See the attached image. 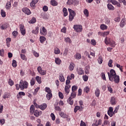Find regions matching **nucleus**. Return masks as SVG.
Wrapping results in <instances>:
<instances>
[{
    "instance_id": "nucleus-19",
    "label": "nucleus",
    "mask_w": 126,
    "mask_h": 126,
    "mask_svg": "<svg viewBox=\"0 0 126 126\" xmlns=\"http://www.w3.org/2000/svg\"><path fill=\"white\" fill-rule=\"evenodd\" d=\"M90 70V67L89 66H86L85 67V72L86 74H89Z\"/></svg>"
},
{
    "instance_id": "nucleus-35",
    "label": "nucleus",
    "mask_w": 126,
    "mask_h": 126,
    "mask_svg": "<svg viewBox=\"0 0 126 126\" xmlns=\"http://www.w3.org/2000/svg\"><path fill=\"white\" fill-rule=\"evenodd\" d=\"M32 34H38V33H39V28L36 27L35 28V30H32Z\"/></svg>"
},
{
    "instance_id": "nucleus-22",
    "label": "nucleus",
    "mask_w": 126,
    "mask_h": 126,
    "mask_svg": "<svg viewBox=\"0 0 126 126\" xmlns=\"http://www.w3.org/2000/svg\"><path fill=\"white\" fill-rule=\"evenodd\" d=\"M107 7L109 10H114L115 9V7H114L113 5L111 3L107 4Z\"/></svg>"
},
{
    "instance_id": "nucleus-11",
    "label": "nucleus",
    "mask_w": 126,
    "mask_h": 126,
    "mask_svg": "<svg viewBox=\"0 0 126 126\" xmlns=\"http://www.w3.org/2000/svg\"><path fill=\"white\" fill-rule=\"evenodd\" d=\"M47 108V104L46 103H43L42 104H41L39 106V109L41 110V111H44V110H45V109Z\"/></svg>"
},
{
    "instance_id": "nucleus-15",
    "label": "nucleus",
    "mask_w": 126,
    "mask_h": 126,
    "mask_svg": "<svg viewBox=\"0 0 126 126\" xmlns=\"http://www.w3.org/2000/svg\"><path fill=\"white\" fill-rule=\"evenodd\" d=\"M110 103L111 105H116L117 101H116V97H112L110 100Z\"/></svg>"
},
{
    "instance_id": "nucleus-12",
    "label": "nucleus",
    "mask_w": 126,
    "mask_h": 126,
    "mask_svg": "<svg viewBox=\"0 0 126 126\" xmlns=\"http://www.w3.org/2000/svg\"><path fill=\"white\" fill-rule=\"evenodd\" d=\"M71 87V86H65L64 88V92H65V94H69V89Z\"/></svg>"
},
{
    "instance_id": "nucleus-44",
    "label": "nucleus",
    "mask_w": 126,
    "mask_h": 126,
    "mask_svg": "<svg viewBox=\"0 0 126 126\" xmlns=\"http://www.w3.org/2000/svg\"><path fill=\"white\" fill-rule=\"evenodd\" d=\"M105 20V24H107V25H110V24H111V21L110 20V19L106 18Z\"/></svg>"
},
{
    "instance_id": "nucleus-32",
    "label": "nucleus",
    "mask_w": 126,
    "mask_h": 126,
    "mask_svg": "<svg viewBox=\"0 0 126 126\" xmlns=\"http://www.w3.org/2000/svg\"><path fill=\"white\" fill-rule=\"evenodd\" d=\"M51 4L53 6H56L58 4V2L56 0H51Z\"/></svg>"
},
{
    "instance_id": "nucleus-46",
    "label": "nucleus",
    "mask_w": 126,
    "mask_h": 126,
    "mask_svg": "<svg viewBox=\"0 0 126 126\" xmlns=\"http://www.w3.org/2000/svg\"><path fill=\"white\" fill-rule=\"evenodd\" d=\"M45 92H47L48 94H52V91L51 90V89L49 87H46L45 88Z\"/></svg>"
},
{
    "instance_id": "nucleus-7",
    "label": "nucleus",
    "mask_w": 126,
    "mask_h": 126,
    "mask_svg": "<svg viewBox=\"0 0 126 126\" xmlns=\"http://www.w3.org/2000/svg\"><path fill=\"white\" fill-rule=\"evenodd\" d=\"M37 71L39 74H41V75H45L47 73V71L46 70H43L41 66H38L37 67Z\"/></svg>"
},
{
    "instance_id": "nucleus-59",
    "label": "nucleus",
    "mask_w": 126,
    "mask_h": 126,
    "mask_svg": "<svg viewBox=\"0 0 126 126\" xmlns=\"http://www.w3.org/2000/svg\"><path fill=\"white\" fill-rule=\"evenodd\" d=\"M79 109H80V107L79 106H76L74 109V113H76V112H77Z\"/></svg>"
},
{
    "instance_id": "nucleus-25",
    "label": "nucleus",
    "mask_w": 126,
    "mask_h": 126,
    "mask_svg": "<svg viewBox=\"0 0 126 126\" xmlns=\"http://www.w3.org/2000/svg\"><path fill=\"white\" fill-rule=\"evenodd\" d=\"M35 80L39 84H41L42 83V81L41 80V77L40 76H36L35 77Z\"/></svg>"
},
{
    "instance_id": "nucleus-14",
    "label": "nucleus",
    "mask_w": 126,
    "mask_h": 126,
    "mask_svg": "<svg viewBox=\"0 0 126 126\" xmlns=\"http://www.w3.org/2000/svg\"><path fill=\"white\" fill-rule=\"evenodd\" d=\"M111 40L112 39L111 38H110L108 37H105L104 42H105V43L106 44V45H109L110 43H111Z\"/></svg>"
},
{
    "instance_id": "nucleus-45",
    "label": "nucleus",
    "mask_w": 126,
    "mask_h": 126,
    "mask_svg": "<svg viewBox=\"0 0 126 126\" xmlns=\"http://www.w3.org/2000/svg\"><path fill=\"white\" fill-rule=\"evenodd\" d=\"M78 87L75 85H74L72 87V92H75L77 90Z\"/></svg>"
},
{
    "instance_id": "nucleus-20",
    "label": "nucleus",
    "mask_w": 126,
    "mask_h": 126,
    "mask_svg": "<svg viewBox=\"0 0 126 126\" xmlns=\"http://www.w3.org/2000/svg\"><path fill=\"white\" fill-rule=\"evenodd\" d=\"M67 102L71 105H73V100L71 97H69V98H68Z\"/></svg>"
},
{
    "instance_id": "nucleus-39",
    "label": "nucleus",
    "mask_w": 126,
    "mask_h": 126,
    "mask_svg": "<svg viewBox=\"0 0 126 126\" xmlns=\"http://www.w3.org/2000/svg\"><path fill=\"white\" fill-rule=\"evenodd\" d=\"M10 97V95H9V94L8 93H5L4 95H3V99H6V98H9Z\"/></svg>"
},
{
    "instance_id": "nucleus-63",
    "label": "nucleus",
    "mask_w": 126,
    "mask_h": 126,
    "mask_svg": "<svg viewBox=\"0 0 126 126\" xmlns=\"http://www.w3.org/2000/svg\"><path fill=\"white\" fill-rule=\"evenodd\" d=\"M4 55V50L2 49L0 51V56L1 57H3Z\"/></svg>"
},
{
    "instance_id": "nucleus-24",
    "label": "nucleus",
    "mask_w": 126,
    "mask_h": 126,
    "mask_svg": "<svg viewBox=\"0 0 126 126\" xmlns=\"http://www.w3.org/2000/svg\"><path fill=\"white\" fill-rule=\"evenodd\" d=\"M10 7H11V3L10 2V1L8 2L6 5H5V8L6 9H10Z\"/></svg>"
},
{
    "instance_id": "nucleus-27",
    "label": "nucleus",
    "mask_w": 126,
    "mask_h": 126,
    "mask_svg": "<svg viewBox=\"0 0 126 126\" xmlns=\"http://www.w3.org/2000/svg\"><path fill=\"white\" fill-rule=\"evenodd\" d=\"M108 29V26L105 24H102L100 25V29L101 30H106V29Z\"/></svg>"
},
{
    "instance_id": "nucleus-58",
    "label": "nucleus",
    "mask_w": 126,
    "mask_h": 126,
    "mask_svg": "<svg viewBox=\"0 0 126 126\" xmlns=\"http://www.w3.org/2000/svg\"><path fill=\"white\" fill-rule=\"evenodd\" d=\"M73 3V0H68L67 2V4L68 5H71Z\"/></svg>"
},
{
    "instance_id": "nucleus-13",
    "label": "nucleus",
    "mask_w": 126,
    "mask_h": 126,
    "mask_svg": "<svg viewBox=\"0 0 126 126\" xmlns=\"http://www.w3.org/2000/svg\"><path fill=\"white\" fill-rule=\"evenodd\" d=\"M77 73L79 74V75H82V74H84V71L82 69V68H78L77 69Z\"/></svg>"
},
{
    "instance_id": "nucleus-49",
    "label": "nucleus",
    "mask_w": 126,
    "mask_h": 126,
    "mask_svg": "<svg viewBox=\"0 0 126 126\" xmlns=\"http://www.w3.org/2000/svg\"><path fill=\"white\" fill-rule=\"evenodd\" d=\"M19 96H25V93L23 92H19V95H17V98H19Z\"/></svg>"
},
{
    "instance_id": "nucleus-64",
    "label": "nucleus",
    "mask_w": 126,
    "mask_h": 126,
    "mask_svg": "<svg viewBox=\"0 0 126 126\" xmlns=\"http://www.w3.org/2000/svg\"><path fill=\"white\" fill-rule=\"evenodd\" d=\"M8 83H9V85H10V86H12V85H13V84H14V82H13V81H12L10 79H9Z\"/></svg>"
},
{
    "instance_id": "nucleus-5",
    "label": "nucleus",
    "mask_w": 126,
    "mask_h": 126,
    "mask_svg": "<svg viewBox=\"0 0 126 126\" xmlns=\"http://www.w3.org/2000/svg\"><path fill=\"white\" fill-rule=\"evenodd\" d=\"M40 34L42 36H46L47 34H48V31H47L45 27H43L42 29H40Z\"/></svg>"
},
{
    "instance_id": "nucleus-23",
    "label": "nucleus",
    "mask_w": 126,
    "mask_h": 126,
    "mask_svg": "<svg viewBox=\"0 0 126 126\" xmlns=\"http://www.w3.org/2000/svg\"><path fill=\"white\" fill-rule=\"evenodd\" d=\"M59 79L61 82H64V77H63V75L62 73H60L59 75Z\"/></svg>"
},
{
    "instance_id": "nucleus-37",
    "label": "nucleus",
    "mask_w": 126,
    "mask_h": 126,
    "mask_svg": "<svg viewBox=\"0 0 126 126\" xmlns=\"http://www.w3.org/2000/svg\"><path fill=\"white\" fill-rule=\"evenodd\" d=\"M84 91L86 93H89V91H90V89L89 88V87H85L84 89Z\"/></svg>"
},
{
    "instance_id": "nucleus-9",
    "label": "nucleus",
    "mask_w": 126,
    "mask_h": 126,
    "mask_svg": "<svg viewBox=\"0 0 126 126\" xmlns=\"http://www.w3.org/2000/svg\"><path fill=\"white\" fill-rule=\"evenodd\" d=\"M59 102H56L54 104V109L56 111H58L59 112H61L62 111V108L59 106Z\"/></svg>"
},
{
    "instance_id": "nucleus-40",
    "label": "nucleus",
    "mask_w": 126,
    "mask_h": 126,
    "mask_svg": "<svg viewBox=\"0 0 126 126\" xmlns=\"http://www.w3.org/2000/svg\"><path fill=\"white\" fill-rule=\"evenodd\" d=\"M64 41L65 42H66V43H69V44H71V40H70V38H69V37H65Z\"/></svg>"
},
{
    "instance_id": "nucleus-17",
    "label": "nucleus",
    "mask_w": 126,
    "mask_h": 126,
    "mask_svg": "<svg viewBox=\"0 0 126 126\" xmlns=\"http://www.w3.org/2000/svg\"><path fill=\"white\" fill-rule=\"evenodd\" d=\"M59 115L61 117L63 118V119H65L66 118H67V115H66V114H64V113L62 111L59 113Z\"/></svg>"
},
{
    "instance_id": "nucleus-38",
    "label": "nucleus",
    "mask_w": 126,
    "mask_h": 126,
    "mask_svg": "<svg viewBox=\"0 0 126 126\" xmlns=\"http://www.w3.org/2000/svg\"><path fill=\"white\" fill-rule=\"evenodd\" d=\"M61 59H60V58H55V63L57 64H61Z\"/></svg>"
},
{
    "instance_id": "nucleus-53",
    "label": "nucleus",
    "mask_w": 126,
    "mask_h": 126,
    "mask_svg": "<svg viewBox=\"0 0 126 126\" xmlns=\"http://www.w3.org/2000/svg\"><path fill=\"white\" fill-rule=\"evenodd\" d=\"M101 77L102 78L103 80H106V76L105 75V73L102 72L101 73Z\"/></svg>"
},
{
    "instance_id": "nucleus-21",
    "label": "nucleus",
    "mask_w": 126,
    "mask_h": 126,
    "mask_svg": "<svg viewBox=\"0 0 126 126\" xmlns=\"http://www.w3.org/2000/svg\"><path fill=\"white\" fill-rule=\"evenodd\" d=\"M63 16L65 17V16H67L68 13H67V9L66 8L64 7L63 9Z\"/></svg>"
},
{
    "instance_id": "nucleus-29",
    "label": "nucleus",
    "mask_w": 126,
    "mask_h": 126,
    "mask_svg": "<svg viewBox=\"0 0 126 126\" xmlns=\"http://www.w3.org/2000/svg\"><path fill=\"white\" fill-rule=\"evenodd\" d=\"M36 82V80L34 79V78H32V79L31 80V86H34V85L35 84Z\"/></svg>"
},
{
    "instance_id": "nucleus-2",
    "label": "nucleus",
    "mask_w": 126,
    "mask_h": 126,
    "mask_svg": "<svg viewBox=\"0 0 126 126\" xmlns=\"http://www.w3.org/2000/svg\"><path fill=\"white\" fill-rule=\"evenodd\" d=\"M20 87L21 90H24L28 88V82L26 81H23L21 80L20 81Z\"/></svg>"
},
{
    "instance_id": "nucleus-61",
    "label": "nucleus",
    "mask_w": 126,
    "mask_h": 126,
    "mask_svg": "<svg viewBox=\"0 0 126 126\" xmlns=\"http://www.w3.org/2000/svg\"><path fill=\"white\" fill-rule=\"evenodd\" d=\"M50 117L52 118V121H55V120H56V116L54 113H51Z\"/></svg>"
},
{
    "instance_id": "nucleus-16",
    "label": "nucleus",
    "mask_w": 126,
    "mask_h": 126,
    "mask_svg": "<svg viewBox=\"0 0 126 126\" xmlns=\"http://www.w3.org/2000/svg\"><path fill=\"white\" fill-rule=\"evenodd\" d=\"M30 112L31 114H33L35 112V106L33 105H32L30 107Z\"/></svg>"
},
{
    "instance_id": "nucleus-10",
    "label": "nucleus",
    "mask_w": 126,
    "mask_h": 126,
    "mask_svg": "<svg viewBox=\"0 0 126 126\" xmlns=\"http://www.w3.org/2000/svg\"><path fill=\"white\" fill-rule=\"evenodd\" d=\"M75 66V64H74V63H73L72 62H71L69 65L68 68H69V70H70L71 71H72V70H73V69H74Z\"/></svg>"
},
{
    "instance_id": "nucleus-48",
    "label": "nucleus",
    "mask_w": 126,
    "mask_h": 126,
    "mask_svg": "<svg viewBox=\"0 0 126 126\" xmlns=\"http://www.w3.org/2000/svg\"><path fill=\"white\" fill-rule=\"evenodd\" d=\"M12 65L13 67H16V66H17V63H16V61L13 60Z\"/></svg>"
},
{
    "instance_id": "nucleus-57",
    "label": "nucleus",
    "mask_w": 126,
    "mask_h": 126,
    "mask_svg": "<svg viewBox=\"0 0 126 126\" xmlns=\"http://www.w3.org/2000/svg\"><path fill=\"white\" fill-rule=\"evenodd\" d=\"M83 79L85 82L87 81L88 80V76L86 75L83 76Z\"/></svg>"
},
{
    "instance_id": "nucleus-33",
    "label": "nucleus",
    "mask_w": 126,
    "mask_h": 126,
    "mask_svg": "<svg viewBox=\"0 0 126 126\" xmlns=\"http://www.w3.org/2000/svg\"><path fill=\"white\" fill-rule=\"evenodd\" d=\"M36 23V18L33 17L29 22V23L30 24H34Z\"/></svg>"
},
{
    "instance_id": "nucleus-6",
    "label": "nucleus",
    "mask_w": 126,
    "mask_h": 126,
    "mask_svg": "<svg viewBox=\"0 0 126 126\" xmlns=\"http://www.w3.org/2000/svg\"><path fill=\"white\" fill-rule=\"evenodd\" d=\"M19 27H20V31L21 32L22 35L24 36V35H25V34H26V30H25L24 25L20 24L19 25Z\"/></svg>"
},
{
    "instance_id": "nucleus-52",
    "label": "nucleus",
    "mask_w": 126,
    "mask_h": 126,
    "mask_svg": "<svg viewBox=\"0 0 126 126\" xmlns=\"http://www.w3.org/2000/svg\"><path fill=\"white\" fill-rule=\"evenodd\" d=\"M107 114H108V116L111 117H113V116H114V115H115L113 111H111H111H107Z\"/></svg>"
},
{
    "instance_id": "nucleus-4",
    "label": "nucleus",
    "mask_w": 126,
    "mask_h": 126,
    "mask_svg": "<svg viewBox=\"0 0 126 126\" xmlns=\"http://www.w3.org/2000/svg\"><path fill=\"white\" fill-rule=\"evenodd\" d=\"M73 28L74 30L77 32H81L82 31V26L79 25H74Z\"/></svg>"
},
{
    "instance_id": "nucleus-31",
    "label": "nucleus",
    "mask_w": 126,
    "mask_h": 126,
    "mask_svg": "<svg viewBox=\"0 0 126 126\" xmlns=\"http://www.w3.org/2000/svg\"><path fill=\"white\" fill-rule=\"evenodd\" d=\"M7 28V24H3L1 26V30H5Z\"/></svg>"
},
{
    "instance_id": "nucleus-28",
    "label": "nucleus",
    "mask_w": 126,
    "mask_h": 126,
    "mask_svg": "<svg viewBox=\"0 0 126 126\" xmlns=\"http://www.w3.org/2000/svg\"><path fill=\"white\" fill-rule=\"evenodd\" d=\"M125 25H126V21H125V19H122L120 22V27L123 28Z\"/></svg>"
},
{
    "instance_id": "nucleus-41",
    "label": "nucleus",
    "mask_w": 126,
    "mask_h": 126,
    "mask_svg": "<svg viewBox=\"0 0 126 126\" xmlns=\"http://www.w3.org/2000/svg\"><path fill=\"white\" fill-rule=\"evenodd\" d=\"M84 14L87 17H88V16H89V11H88V10H87V9H85L84 10Z\"/></svg>"
},
{
    "instance_id": "nucleus-3",
    "label": "nucleus",
    "mask_w": 126,
    "mask_h": 126,
    "mask_svg": "<svg viewBox=\"0 0 126 126\" xmlns=\"http://www.w3.org/2000/svg\"><path fill=\"white\" fill-rule=\"evenodd\" d=\"M68 11H69V21H72L73 19H74V17L76 15V13L74 11L72 10L70 8L68 9Z\"/></svg>"
},
{
    "instance_id": "nucleus-55",
    "label": "nucleus",
    "mask_w": 126,
    "mask_h": 126,
    "mask_svg": "<svg viewBox=\"0 0 126 126\" xmlns=\"http://www.w3.org/2000/svg\"><path fill=\"white\" fill-rule=\"evenodd\" d=\"M107 88H108V91H109L110 93H113V89L110 86H107Z\"/></svg>"
},
{
    "instance_id": "nucleus-54",
    "label": "nucleus",
    "mask_w": 126,
    "mask_h": 126,
    "mask_svg": "<svg viewBox=\"0 0 126 126\" xmlns=\"http://www.w3.org/2000/svg\"><path fill=\"white\" fill-rule=\"evenodd\" d=\"M68 53V49L67 48H65L64 53H63V56H67Z\"/></svg>"
},
{
    "instance_id": "nucleus-26",
    "label": "nucleus",
    "mask_w": 126,
    "mask_h": 126,
    "mask_svg": "<svg viewBox=\"0 0 126 126\" xmlns=\"http://www.w3.org/2000/svg\"><path fill=\"white\" fill-rule=\"evenodd\" d=\"M74 58L76 60H80L81 59V55L79 53H77L74 55Z\"/></svg>"
},
{
    "instance_id": "nucleus-18",
    "label": "nucleus",
    "mask_w": 126,
    "mask_h": 126,
    "mask_svg": "<svg viewBox=\"0 0 126 126\" xmlns=\"http://www.w3.org/2000/svg\"><path fill=\"white\" fill-rule=\"evenodd\" d=\"M94 94L96 97H99L100 96V90L98 88L96 89Z\"/></svg>"
},
{
    "instance_id": "nucleus-43",
    "label": "nucleus",
    "mask_w": 126,
    "mask_h": 126,
    "mask_svg": "<svg viewBox=\"0 0 126 126\" xmlns=\"http://www.w3.org/2000/svg\"><path fill=\"white\" fill-rule=\"evenodd\" d=\"M97 62H98V63H99V64H102V63H103V59H102L101 56H100L98 57V58L97 59Z\"/></svg>"
},
{
    "instance_id": "nucleus-51",
    "label": "nucleus",
    "mask_w": 126,
    "mask_h": 126,
    "mask_svg": "<svg viewBox=\"0 0 126 126\" xmlns=\"http://www.w3.org/2000/svg\"><path fill=\"white\" fill-rule=\"evenodd\" d=\"M109 45H110L111 46V47H115L116 46V43H115V42L112 40L111 39V40L110 41V42L109 43Z\"/></svg>"
},
{
    "instance_id": "nucleus-1",
    "label": "nucleus",
    "mask_w": 126,
    "mask_h": 126,
    "mask_svg": "<svg viewBox=\"0 0 126 126\" xmlns=\"http://www.w3.org/2000/svg\"><path fill=\"white\" fill-rule=\"evenodd\" d=\"M107 74L108 75L109 80L111 82H114L115 83H119L120 82V76L117 75L116 71L112 69L110 70V72H108Z\"/></svg>"
},
{
    "instance_id": "nucleus-36",
    "label": "nucleus",
    "mask_w": 126,
    "mask_h": 126,
    "mask_svg": "<svg viewBox=\"0 0 126 126\" xmlns=\"http://www.w3.org/2000/svg\"><path fill=\"white\" fill-rule=\"evenodd\" d=\"M70 97H71V98H72V99L75 98V97H76V92H72L71 94Z\"/></svg>"
},
{
    "instance_id": "nucleus-50",
    "label": "nucleus",
    "mask_w": 126,
    "mask_h": 126,
    "mask_svg": "<svg viewBox=\"0 0 126 126\" xmlns=\"http://www.w3.org/2000/svg\"><path fill=\"white\" fill-rule=\"evenodd\" d=\"M113 63V60H110L108 62V66H109V67H113V65L112 64Z\"/></svg>"
},
{
    "instance_id": "nucleus-30",
    "label": "nucleus",
    "mask_w": 126,
    "mask_h": 126,
    "mask_svg": "<svg viewBox=\"0 0 126 126\" xmlns=\"http://www.w3.org/2000/svg\"><path fill=\"white\" fill-rule=\"evenodd\" d=\"M60 53H61V50L59 48H56L54 49V54H55V55H59Z\"/></svg>"
},
{
    "instance_id": "nucleus-62",
    "label": "nucleus",
    "mask_w": 126,
    "mask_h": 126,
    "mask_svg": "<svg viewBox=\"0 0 126 126\" xmlns=\"http://www.w3.org/2000/svg\"><path fill=\"white\" fill-rule=\"evenodd\" d=\"M42 9L43 10V11H47L49 9V8L48 7V6L45 5L43 7Z\"/></svg>"
},
{
    "instance_id": "nucleus-60",
    "label": "nucleus",
    "mask_w": 126,
    "mask_h": 126,
    "mask_svg": "<svg viewBox=\"0 0 126 126\" xmlns=\"http://www.w3.org/2000/svg\"><path fill=\"white\" fill-rule=\"evenodd\" d=\"M17 34H18V32H17V31H14L12 32V35L15 38H16Z\"/></svg>"
},
{
    "instance_id": "nucleus-56",
    "label": "nucleus",
    "mask_w": 126,
    "mask_h": 126,
    "mask_svg": "<svg viewBox=\"0 0 126 126\" xmlns=\"http://www.w3.org/2000/svg\"><path fill=\"white\" fill-rule=\"evenodd\" d=\"M39 115H40V113L38 110H35L34 111V116H35V117H39Z\"/></svg>"
},
{
    "instance_id": "nucleus-42",
    "label": "nucleus",
    "mask_w": 126,
    "mask_h": 126,
    "mask_svg": "<svg viewBox=\"0 0 126 126\" xmlns=\"http://www.w3.org/2000/svg\"><path fill=\"white\" fill-rule=\"evenodd\" d=\"M53 97V94H46V98L47 100H51V98Z\"/></svg>"
},
{
    "instance_id": "nucleus-34",
    "label": "nucleus",
    "mask_w": 126,
    "mask_h": 126,
    "mask_svg": "<svg viewBox=\"0 0 126 126\" xmlns=\"http://www.w3.org/2000/svg\"><path fill=\"white\" fill-rule=\"evenodd\" d=\"M39 41L40 43H43V42H45V41H46V37L43 36H40Z\"/></svg>"
},
{
    "instance_id": "nucleus-8",
    "label": "nucleus",
    "mask_w": 126,
    "mask_h": 126,
    "mask_svg": "<svg viewBox=\"0 0 126 126\" xmlns=\"http://www.w3.org/2000/svg\"><path fill=\"white\" fill-rule=\"evenodd\" d=\"M22 11L27 14V15H30L31 14V11L28 8H24L22 9Z\"/></svg>"
},
{
    "instance_id": "nucleus-47",
    "label": "nucleus",
    "mask_w": 126,
    "mask_h": 126,
    "mask_svg": "<svg viewBox=\"0 0 126 126\" xmlns=\"http://www.w3.org/2000/svg\"><path fill=\"white\" fill-rule=\"evenodd\" d=\"M1 15L2 17H5L6 16V14L5 13V11L3 10H1Z\"/></svg>"
}]
</instances>
